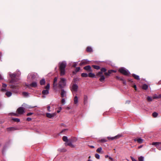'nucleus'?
Returning <instances> with one entry per match:
<instances>
[{
	"instance_id": "cd10ccee",
	"label": "nucleus",
	"mask_w": 161,
	"mask_h": 161,
	"mask_svg": "<svg viewBox=\"0 0 161 161\" xmlns=\"http://www.w3.org/2000/svg\"><path fill=\"white\" fill-rule=\"evenodd\" d=\"M63 139L64 142H67L68 141L67 137L66 136H64L63 137Z\"/></svg>"
},
{
	"instance_id": "e2e57ef3",
	"label": "nucleus",
	"mask_w": 161,
	"mask_h": 161,
	"mask_svg": "<svg viewBox=\"0 0 161 161\" xmlns=\"http://www.w3.org/2000/svg\"><path fill=\"white\" fill-rule=\"evenodd\" d=\"M66 109L68 110L70 109V108L69 107H67L66 108Z\"/></svg>"
},
{
	"instance_id": "6ab92c4d",
	"label": "nucleus",
	"mask_w": 161,
	"mask_h": 161,
	"mask_svg": "<svg viewBox=\"0 0 161 161\" xmlns=\"http://www.w3.org/2000/svg\"><path fill=\"white\" fill-rule=\"evenodd\" d=\"M12 92L9 91H7L5 93L6 95L8 97H10L12 95Z\"/></svg>"
},
{
	"instance_id": "4d7b16f0",
	"label": "nucleus",
	"mask_w": 161,
	"mask_h": 161,
	"mask_svg": "<svg viewBox=\"0 0 161 161\" xmlns=\"http://www.w3.org/2000/svg\"><path fill=\"white\" fill-rule=\"evenodd\" d=\"M2 86L4 88H5L6 86H7V85H6V84H3V85H2Z\"/></svg>"
},
{
	"instance_id": "ea45409f",
	"label": "nucleus",
	"mask_w": 161,
	"mask_h": 161,
	"mask_svg": "<svg viewBox=\"0 0 161 161\" xmlns=\"http://www.w3.org/2000/svg\"><path fill=\"white\" fill-rule=\"evenodd\" d=\"M45 88H46L47 89L49 90L50 88V84L49 83L47 84L46 86L45 87Z\"/></svg>"
},
{
	"instance_id": "e433bc0d",
	"label": "nucleus",
	"mask_w": 161,
	"mask_h": 161,
	"mask_svg": "<svg viewBox=\"0 0 161 161\" xmlns=\"http://www.w3.org/2000/svg\"><path fill=\"white\" fill-rule=\"evenodd\" d=\"M147 99L148 101H149V102H151L152 101V98L149 96H148L147 97Z\"/></svg>"
},
{
	"instance_id": "f704fd0d",
	"label": "nucleus",
	"mask_w": 161,
	"mask_h": 161,
	"mask_svg": "<svg viewBox=\"0 0 161 161\" xmlns=\"http://www.w3.org/2000/svg\"><path fill=\"white\" fill-rule=\"evenodd\" d=\"M161 97V95H159V96H157V95H154L153 97V99L159 98H160Z\"/></svg>"
},
{
	"instance_id": "1a4fd4ad",
	"label": "nucleus",
	"mask_w": 161,
	"mask_h": 161,
	"mask_svg": "<svg viewBox=\"0 0 161 161\" xmlns=\"http://www.w3.org/2000/svg\"><path fill=\"white\" fill-rule=\"evenodd\" d=\"M78 86L76 84H73L72 86V87L71 89V91L73 92H77V91Z\"/></svg>"
},
{
	"instance_id": "5701e85b",
	"label": "nucleus",
	"mask_w": 161,
	"mask_h": 161,
	"mask_svg": "<svg viewBox=\"0 0 161 161\" xmlns=\"http://www.w3.org/2000/svg\"><path fill=\"white\" fill-rule=\"evenodd\" d=\"M132 76L136 79L137 80H140L139 77L138 75H136L135 74L132 75Z\"/></svg>"
},
{
	"instance_id": "2f4dec72",
	"label": "nucleus",
	"mask_w": 161,
	"mask_h": 161,
	"mask_svg": "<svg viewBox=\"0 0 161 161\" xmlns=\"http://www.w3.org/2000/svg\"><path fill=\"white\" fill-rule=\"evenodd\" d=\"M92 67L95 69H100V67L99 66L97 65H93Z\"/></svg>"
},
{
	"instance_id": "49530a36",
	"label": "nucleus",
	"mask_w": 161,
	"mask_h": 161,
	"mask_svg": "<svg viewBox=\"0 0 161 161\" xmlns=\"http://www.w3.org/2000/svg\"><path fill=\"white\" fill-rule=\"evenodd\" d=\"M36 107V106L33 107V106H28L26 107V108H33Z\"/></svg>"
},
{
	"instance_id": "b1692460",
	"label": "nucleus",
	"mask_w": 161,
	"mask_h": 161,
	"mask_svg": "<svg viewBox=\"0 0 161 161\" xmlns=\"http://www.w3.org/2000/svg\"><path fill=\"white\" fill-rule=\"evenodd\" d=\"M22 95L25 97H27L29 96V94L28 92H22Z\"/></svg>"
},
{
	"instance_id": "aec40b11",
	"label": "nucleus",
	"mask_w": 161,
	"mask_h": 161,
	"mask_svg": "<svg viewBox=\"0 0 161 161\" xmlns=\"http://www.w3.org/2000/svg\"><path fill=\"white\" fill-rule=\"evenodd\" d=\"M40 84L41 85H43L45 84V81L44 79H43L40 81Z\"/></svg>"
},
{
	"instance_id": "4be33fe9",
	"label": "nucleus",
	"mask_w": 161,
	"mask_h": 161,
	"mask_svg": "<svg viewBox=\"0 0 161 161\" xmlns=\"http://www.w3.org/2000/svg\"><path fill=\"white\" fill-rule=\"evenodd\" d=\"M84 103L85 104H86L87 103V97L85 95L84 96Z\"/></svg>"
},
{
	"instance_id": "f03ea898",
	"label": "nucleus",
	"mask_w": 161,
	"mask_h": 161,
	"mask_svg": "<svg viewBox=\"0 0 161 161\" xmlns=\"http://www.w3.org/2000/svg\"><path fill=\"white\" fill-rule=\"evenodd\" d=\"M60 79V80L58 82V86L60 88L62 89L66 86V80L64 78H61Z\"/></svg>"
},
{
	"instance_id": "a211bd4d",
	"label": "nucleus",
	"mask_w": 161,
	"mask_h": 161,
	"mask_svg": "<svg viewBox=\"0 0 161 161\" xmlns=\"http://www.w3.org/2000/svg\"><path fill=\"white\" fill-rule=\"evenodd\" d=\"M49 90L47 89L46 90H43L42 92V93L43 95H47L49 94Z\"/></svg>"
},
{
	"instance_id": "0eeeda50",
	"label": "nucleus",
	"mask_w": 161,
	"mask_h": 161,
	"mask_svg": "<svg viewBox=\"0 0 161 161\" xmlns=\"http://www.w3.org/2000/svg\"><path fill=\"white\" fill-rule=\"evenodd\" d=\"M56 115V113L55 112L53 114H50L49 113H47L46 114V116L49 118H52Z\"/></svg>"
},
{
	"instance_id": "393cba45",
	"label": "nucleus",
	"mask_w": 161,
	"mask_h": 161,
	"mask_svg": "<svg viewBox=\"0 0 161 161\" xmlns=\"http://www.w3.org/2000/svg\"><path fill=\"white\" fill-rule=\"evenodd\" d=\"M100 76L101 77V78L99 79L100 80L101 82H102L103 81H104L105 79L104 76L103 75H101Z\"/></svg>"
},
{
	"instance_id": "09e8293b",
	"label": "nucleus",
	"mask_w": 161,
	"mask_h": 161,
	"mask_svg": "<svg viewBox=\"0 0 161 161\" xmlns=\"http://www.w3.org/2000/svg\"><path fill=\"white\" fill-rule=\"evenodd\" d=\"M10 114L11 115H15V116H18V115L17 114H16V113H11Z\"/></svg>"
},
{
	"instance_id": "f8f14e48",
	"label": "nucleus",
	"mask_w": 161,
	"mask_h": 161,
	"mask_svg": "<svg viewBox=\"0 0 161 161\" xmlns=\"http://www.w3.org/2000/svg\"><path fill=\"white\" fill-rule=\"evenodd\" d=\"M66 92L65 91L64 89H62L60 93L61 97H64L66 96Z\"/></svg>"
},
{
	"instance_id": "58836bf2",
	"label": "nucleus",
	"mask_w": 161,
	"mask_h": 161,
	"mask_svg": "<svg viewBox=\"0 0 161 161\" xmlns=\"http://www.w3.org/2000/svg\"><path fill=\"white\" fill-rule=\"evenodd\" d=\"M101 70L102 71L103 73L106 72V71L107 70L105 68H103L101 69Z\"/></svg>"
},
{
	"instance_id": "c9c22d12",
	"label": "nucleus",
	"mask_w": 161,
	"mask_h": 161,
	"mask_svg": "<svg viewBox=\"0 0 161 161\" xmlns=\"http://www.w3.org/2000/svg\"><path fill=\"white\" fill-rule=\"evenodd\" d=\"M12 119L14 121L17 122H19L20 121V119L18 118H14L13 119Z\"/></svg>"
},
{
	"instance_id": "c03bdc74",
	"label": "nucleus",
	"mask_w": 161,
	"mask_h": 161,
	"mask_svg": "<svg viewBox=\"0 0 161 161\" xmlns=\"http://www.w3.org/2000/svg\"><path fill=\"white\" fill-rule=\"evenodd\" d=\"M95 157L97 159H99L100 158V156L98 154H96L95 155Z\"/></svg>"
},
{
	"instance_id": "13d9d810",
	"label": "nucleus",
	"mask_w": 161,
	"mask_h": 161,
	"mask_svg": "<svg viewBox=\"0 0 161 161\" xmlns=\"http://www.w3.org/2000/svg\"><path fill=\"white\" fill-rule=\"evenodd\" d=\"M101 141L103 142H106V140L102 139L101 140Z\"/></svg>"
},
{
	"instance_id": "412c9836",
	"label": "nucleus",
	"mask_w": 161,
	"mask_h": 161,
	"mask_svg": "<svg viewBox=\"0 0 161 161\" xmlns=\"http://www.w3.org/2000/svg\"><path fill=\"white\" fill-rule=\"evenodd\" d=\"M112 70H108L107 72H105L104 74L106 76H109L112 73Z\"/></svg>"
},
{
	"instance_id": "774afa93",
	"label": "nucleus",
	"mask_w": 161,
	"mask_h": 161,
	"mask_svg": "<svg viewBox=\"0 0 161 161\" xmlns=\"http://www.w3.org/2000/svg\"><path fill=\"white\" fill-rule=\"evenodd\" d=\"M58 109L59 110H61L62 109V108L61 107H59Z\"/></svg>"
},
{
	"instance_id": "052dcab7",
	"label": "nucleus",
	"mask_w": 161,
	"mask_h": 161,
	"mask_svg": "<svg viewBox=\"0 0 161 161\" xmlns=\"http://www.w3.org/2000/svg\"><path fill=\"white\" fill-rule=\"evenodd\" d=\"M142 147H143V145H140V146H139V147H138V148L139 149H140V148H141Z\"/></svg>"
},
{
	"instance_id": "5fc2aeb1",
	"label": "nucleus",
	"mask_w": 161,
	"mask_h": 161,
	"mask_svg": "<svg viewBox=\"0 0 161 161\" xmlns=\"http://www.w3.org/2000/svg\"><path fill=\"white\" fill-rule=\"evenodd\" d=\"M33 114V113H28L27 114V116H30V115L32 114Z\"/></svg>"
},
{
	"instance_id": "39448f33",
	"label": "nucleus",
	"mask_w": 161,
	"mask_h": 161,
	"mask_svg": "<svg viewBox=\"0 0 161 161\" xmlns=\"http://www.w3.org/2000/svg\"><path fill=\"white\" fill-rule=\"evenodd\" d=\"M37 74L36 73H32L29 74L28 76V78H30L31 77L32 80H34L37 78Z\"/></svg>"
},
{
	"instance_id": "dca6fc26",
	"label": "nucleus",
	"mask_w": 161,
	"mask_h": 161,
	"mask_svg": "<svg viewBox=\"0 0 161 161\" xmlns=\"http://www.w3.org/2000/svg\"><path fill=\"white\" fill-rule=\"evenodd\" d=\"M135 141H137L139 143H142L143 142V140L140 138H139L134 139Z\"/></svg>"
},
{
	"instance_id": "c756f323",
	"label": "nucleus",
	"mask_w": 161,
	"mask_h": 161,
	"mask_svg": "<svg viewBox=\"0 0 161 161\" xmlns=\"http://www.w3.org/2000/svg\"><path fill=\"white\" fill-rule=\"evenodd\" d=\"M92 49L91 47H88L86 49V51L88 52H91L92 51Z\"/></svg>"
},
{
	"instance_id": "a878e982",
	"label": "nucleus",
	"mask_w": 161,
	"mask_h": 161,
	"mask_svg": "<svg viewBox=\"0 0 161 161\" xmlns=\"http://www.w3.org/2000/svg\"><path fill=\"white\" fill-rule=\"evenodd\" d=\"M88 76L90 77L93 78L95 77V75L93 73H90L88 74Z\"/></svg>"
},
{
	"instance_id": "473e14b6",
	"label": "nucleus",
	"mask_w": 161,
	"mask_h": 161,
	"mask_svg": "<svg viewBox=\"0 0 161 161\" xmlns=\"http://www.w3.org/2000/svg\"><path fill=\"white\" fill-rule=\"evenodd\" d=\"M139 161H144V157L142 156H141L138 158Z\"/></svg>"
},
{
	"instance_id": "bb28decb",
	"label": "nucleus",
	"mask_w": 161,
	"mask_h": 161,
	"mask_svg": "<svg viewBox=\"0 0 161 161\" xmlns=\"http://www.w3.org/2000/svg\"><path fill=\"white\" fill-rule=\"evenodd\" d=\"M102 148L101 147H99L97 150V152L100 153H103L102 151Z\"/></svg>"
},
{
	"instance_id": "9d476101",
	"label": "nucleus",
	"mask_w": 161,
	"mask_h": 161,
	"mask_svg": "<svg viewBox=\"0 0 161 161\" xmlns=\"http://www.w3.org/2000/svg\"><path fill=\"white\" fill-rule=\"evenodd\" d=\"M26 86L28 87H29L30 86H32L33 87H36L37 86V84L36 82H34L32 83L31 84H26Z\"/></svg>"
},
{
	"instance_id": "3c124183",
	"label": "nucleus",
	"mask_w": 161,
	"mask_h": 161,
	"mask_svg": "<svg viewBox=\"0 0 161 161\" xmlns=\"http://www.w3.org/2000/svg\"><path fill=\"white\" fill-rule=\"evenodd\" d=\"M47 110L49 112H51V110L50 109V106H47Z\"/></svg>"
},
{
	"instance_id": "37998d69",
	"label": "nucleus",
	"mask_w": 161,
	"mask_h": 161,
	"mask_svg": "<svg viewBox=\"0 0 161 161\" xmlns=\"http://www.w3.org/2000/svg\"><path fill=\"white\" fill-rule=\"evenodd\" d=\"M10 86H11V87H10L11 88H13V89L15 88L16 87H18L17 85L15 86V85H11Z\"/></svg>"
},
{
	"instance_id": "4c0bfd02",
	"label": "nucleus",
	"mask_w": 161,
	"mask_h": 161,
	"mask_svg": "<svg viewBox=\"0 0 161 161\" xmlns=\"http://www.w3.org/2000/svg\"><path fill=\"white\" fill-rule=\"evenodd\" d=\"M61 103L63 105H64L65 103L66 102H65V100L64 99V98L62 99L61 100Z\"/></svg>"
},
{
	"instance_id": "69168bd1",
	"label": "nucleus",
	"mask_w": 161,
	"mask_h": 161,
	"mask_svg": "<svg viewBox=\"0 0 161 161\" xmlns=\"http://www.w3.org/2000/svg\"><path fill=\"white\" fill-rule=\"evenodd\" d=\"M74 80H75V81H77L78 79L77 78H75L74 79Z\"/></svg>"
},
{
	"instance_id": "338daca9",
	"label": "nucleus",
	"mask_w": 161,
	"mask_h": 161,
	"mask_svg": "<svg viewBox=\"0 0 161 161\" xmlns=\"http://www.w3.org/2000/svg\"><path fill=\"white\" fill-rule=\"evenodd\" d=\"M112 70V72H116V71H115V70Z\"/></svg>"
},
{
	"instance_id": "6e6d98bb",
	"label": "nucleus",
	"mask_w": 161,
	"mask_h": 161,
	"mask_svg": "<svg viewBox=\"0 0 161 161\" xmlns=\"http://www.w3.org/2000/svg\"><path fill=\"white\" fill-rule=\"evenodd\" d=\"M131 158L132 161H137L135 159L132 157H131Z\"/></svg>"
},
{
	"instance_id": "bf43d9fd",
	"label": "nucleus",
	"mask_w": 161,
	"mask_h": 161,
	"mask_svg": "<svg viewBox=\"0 0 161 161\" xmlns=\"http://www.w3.org/2000/svg\"><path fill=\"white\" fill-rule=\"evenodd\" d=\"M109 159L111 160L112 161H114L113 159L112 158L109 157Z\"/></svg>"
},
{
	"instance_id": "603ef678",
	"label": "nucleus",
	"mask_w": 161,
	"mask_h": 161,
	"mask_svg": "<svg viewBox=\"0 0 161 161\" xmlns=\"http://www.w3.org/2000/svg\"><path fill=\"white\" fill-rule=\"evenodd\" d=\"M5 88H4V87H3V88H2V89H1V91L3 92L6 91Z\"/></svg>"
},
{
	"instance_id": "864d4df0",
	"label": "nucleus",
	"mask_w": 161,
	"mask_h": 161,
	"mask_svg": "<svg viewBox=\"0 0 161 161\" xmlns=\"http://www.w3.org/2000/svg\"><path fill=\"white\" fill-rule=\"evenodd\" d=\"M26 120L27 121H29L31 120V118L28 117L27 118Z\"/></svg>"
},
{
	"instance_id": "f3484780",
	"label": "nucleus",
	"mask_w": 161,
	"mask_h": 161,
	"mask_svg": "<svg viewBox=\"0 0 161 161\" xmlns=\"http://www.w3.org/2000/svg\"><path fill=\"white\" fill-rule=\"evenodd\" d=\"M120 137V135H117L116 136H115L114 137H108V139H111V140H114V139H117L119 138Z\"/></svg>"
},
{
	"instance_id": "a19ab883",
	"label": "nucleus",
	"mask_w": 161,
	"mask_h": 161,
	"mask_svg": "<svg viewBox=\"0 0 161 161\" xmlns=\"http://www.w3.org/2000/svg\"><path fill=\"white\" fill-rule=\"evenodd\" d=\"M9 75H10V77H11V78H12V79L14 78V77H15L16 76V75L15 74H9Z\"/></svg>"
},
{
	"instance_id": "8fccbe9b",
	"label": "nucleus",
	"mask_w": 161,
	"mask_h": 161,
	"mask_svg": "<svg viewBox=\"0 0 161 161\" xmlns=\"http://www.w3.org/2000/svg\"><path fill=\"white\" fill-rule=\"evenodd\" d=\"M13 92L14 93H17L18 92V90H13Z\"/></svg>"
},
{
	"instance_id": "a18cd8bd",
	"label": "nucleus",
	"mask_w": 161,
	"mask_h": 161,
	"mask_svg": "<svg viewBox=\"0 0 161 161\" xmlns=\"http://www.w3.org/2000/svg\"><path fill=\"white\" fill-rule=\"evenodd\" d=\"M80 69V68L79 67H78L76 68L75 71L76 72H78Z\"/></svg>"
},
{
	"instance_id": "c85d7f7f",
	"label": "nucleus",
	"mask_w": 161,
	"mask_h": 161,
	"mask_svg": "<svg viewBox=\"0 0 161 161\" xmlns=\"http://www.w3.org/2000/svg\"><path fill=\"white\" fill-rule=\"evenodd\" d=\"M142 87L143 89L144 90H147L148 88V86L147 85L145 84L143 85Z\"/></svg>"
},
{
	"instance_id": "0e129e2a",
	"label": "nucleus",
	"mask_w": 161,
	"mask_h": 161,
	"mask_svg": "<svg viewBox=\"0 0 161 161\" xmlns=\"http://www.w3.org/2000/svg\"><path fill=\"white\" fill-rule=\"evenodd\" d=\"M8 129H9L10 130H13V128L11 127V128H8Z\"/></svg>"
},
{
	"instance_id": "423d86ee",
	"label": "nucleus",
	"mask_w": 161,
	"mask_h": 161,
	"mask_svg": "<svg viewBox=\"0 0 161 161\" xmlns=\"http://www.w3.org/2000/svg\"><path fill=\"white\" fill-rule=\"evenodd\" d=\"M25 109L22 107L19 108L17 110V112L19 114H23L24 112Z\"/></svg>"
},
{
	"instance_id": "79ce46f5",
	"label": "nucleus",
	"mask_w": 161,
	"mask_h": 161,
	"mask_svg": "<svg viewBox=\"0 0 161 161\" xmlns=\"http://www.w3.org/2000/svg\"><path fill=\"white\" fill-rule=\"evenodd\" d=\"M102 74H103V72H102V71H100L99 72H98L97 74V75H98V76H100L101 75H102Z\"/></svg>"
},
{
	"instance_id": "9b49d317",
	"label": "nucleus",
	"mask_w": 161,
	"mask_h": 161,
	"mask_svg": "<svg viewBox=\"0 0 161 161\" xmlns=\"http://www.w3.org/2000/svg\"><path fill=\"white\" fill-rule=\"evenodd\" d=\"M65 145L66 146H69L72 147H75V146L69 140L68 142H65Z\"/></svg>"
},
{
	"instance_id": "2eb2a0df",
	"label": "nucleus",
	"mask_w": 161,
	"mask_h": 161,
	"mask_svg": "<svg viewBox=\"0 0 161 161\" xmlns=\"http://www.w3.org/2000/svg\"><path fill=\"white\" fill-rule=\"evenodd\" d=\"M74 104L76 105H78V98L77 96L75 97L74 99Z\"/></svg>"
},
{
	"instance_id": "7ed1b4c3",
	"label": "nucleus",
	"mask_w": 161,
	"mask_h": 161,
	"mask_svg": "<svg viewBox=\"0 0 161 161\" xmlns=\"http://www.w3.org/2000/svg\"><path fill=\"white\" fill-rule=\"evenodd\" d=\"M119 70L120 73L125 75H128L130 74V72L128 71V70H127L124 68H121L119 69Z\"/></svg>"
},
{
	"instance_id": "4468645a",
	"label": "nucleus",
	"mask_w": 161,
	"mask_h": 161,
	"mask_svg": "<svg viewBox=\"0 0 161 161\" xmlns=\"http://www.w3.org/2000/svg\"><path fill=\"white\" fill-rule=\"evenodd\" d=\"M89 64V61L87 60H82L80 64V65H84Z\"/></svg>"
},
{
	"instance_id": "f257e3e1",
	"label": "nucleus",
	"mask_w": 161,
	"mask_h": 161,
	"mask_svg": "<svg viewBox=\"0 0 161 161\" xmlns=\"http://www.w3.org/2000/svg\"><path fill=\"white\" fill-rule=\"evenodd\" d=\"M66 65V63L65 61L60 62L59 64V68L60 71L61 75H64L65 72V68Z\"/></svg>"
},
{
	"instance_id": "20e7f679",
	"label": "nucleus",
	"mask_w": 161,
	"mask_h": 161,
	"mask_svg": "<svg viewBox=\"0 0 161 161\" xmlns=\"http://www.w3.org/2000/svg\"><path fill=\"white\" fill-rule=\"evenodd\" d=\"M152 145H155L157 148L159 150H161V143L160 142H153Z\"/></svg>"
},
{
	"instance_id": "680f3d73",
	"label": "nucleus",
	"mask_w": 161,
	"mask_h": 161,
	"mask_svg": "<svg viewBox=\"0 0 161 161\" xmlns=\"http://www.w3.org/2000/svg\"><path fill=\"white\" fill-rule=\"evenodd\" d=\"M133 87L134 88L135 90H137V89H136V85H134V86H133Z\"/></svg>"
},
{
	"instance_id": "72a5a7b5",
	"label": "nucleus",
	"mask_w": 161,
	"mask_h": 161,
	"mask_svg": "<svg viewBox=\"0 0 161 161\" xmlns=\"http://www.w3.org/2000/svg\"><path fill=\"white\" fill-rule=\"evenodd\" d=\"M158 115V114L156 112H154L153 114V116L154 117H156Z\"/></svg>"
},
{
	"instance_id": "7c9ffc66",
	"label": "nucleus",
	"mask_w": 161,
	"mask_h": 161,
	"mask_svg": "<svg viewBox=\"0 0 161 161\" xmlns=\"http://www.w3.org/2000/svg\"><path fill=\"white\" fill-rule=\"evenodd\" d=\"M81 75L83 77H87L88 76V75L87 73H82Z\"/></svg>"
},
{
	"instance_id": "de8ad7c7",
	"label": "nucleus",
	"mask_w": 161,
	"mask_h": 161,
	"mask_svg": "<svg viewBox=\"0 0 161 161\" xmlns=\"http://www.w3.org/2000/svg\"><path fill=\"white\" fill-rule=\"evenodd\" d=\"M77 62H75L74 63V64L73 65V67H75L77 66Z\"/></svg>"
},
{
	"instance_id": "6e6552de",
	"label": "nucleus",
	"mask_w": 161,
	"mask_h": 161,
	"mask_svg": "<svg viewBox=\"0 0 161 161\" xmlns=\"http://www.w3.org/2000/svg\"><path fill=\"white\" fill-rule=\"evenodd\" d=\"M58 78L55 77L54 79L53 83V88L54 90H56L57 89V81Z\"/></svg>"
},
{
	"instance_id": "ddd939ff",
	"label": "nucleus",
	"mask_w": 161,
	"mask_h": 161,
	"mask_svg": "<svg viewBox=\"0 0 161 161\" xmlns=\"http://www.w3.org/2000/svg\"><path fill=\"white\" fill-rule=\"evenodd\" d=\"M84 69L88 72H92V71L90 65L85 66L84 67Z\"/></svg>"
}]
</instances>
